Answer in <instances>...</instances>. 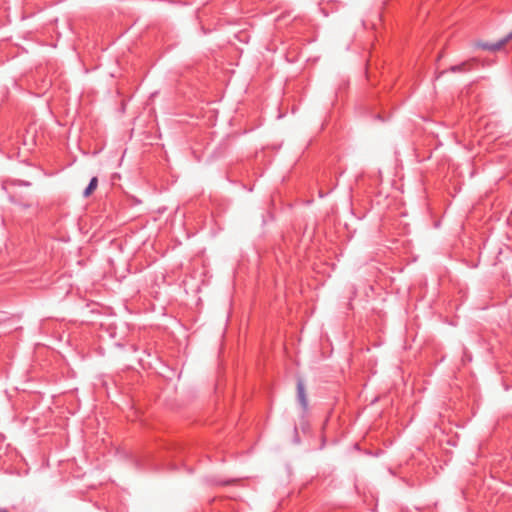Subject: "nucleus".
<instances>
[{
  "label": "nucleus",
  "instance_id": "nucleus-1",
  "mask_svg": "<svg viewBox=\"0 0 512 512\" xmlns=\"http://www.w3.org/2000/svg\"><path fill=\"white\" fill-rule=\"evenodd\" d=\"M512 40V32L509 33L505 38L495 42V43H488V42H477L475 45L478 48L488 50L491 52L500 51L504 48V46Z\"/></svg>",
  "mask_w": 512,
  "mask_h": 512
},
{
  "label": "nucleus",
  "instance_id": "nucleus-2",
  "mask_svg": "<svg viewBox=\"0 0 512 512\" xmlns=\"http://www.w3.org/2000/svg\"><path fill=\"white\" fill-rule=\"evenodd\" d=\"M297 397L304 411L308 408V398L305 389V385L302 379L297 381Z\"/></svg>",
  "mask_w": 512,
  "mask_h": 512
},
{
  "label": "nucleus",
  "instance_id": "nucleus-3",
  "mask_svg": "<svg viewBox=\"0 0 512 512\" xmlns=\"http://www.w3.org/2000/svg\"><path fill=\"white\" fill-rule=\"evenodd\" d=\"M98 180L96 177H93L88 185V187L85 189L83 195L84 197H89L97 188Z\"/></svg>",
  "mask_w": 512,
  "mask_h": 512
},
{
  "label": "nucleus",
  "instance_id": "nucleus-4",
  "mask_svg": "<svg viewBox=\"0 0 512 512\" xmlns=\"http://www.w3.org/2000/svg\"><path fill=\"white\" fill-rule=\"evenodd\" d=\"M460 69H461V66H453L451 68V71L456 72V71H459Z\"/></svg>",
  "mask_w": 512,
  "mask_h": 512
},
{
  "label": "nucleus",
  "instance_id": "nucleus-5",
  "mask_svg": "<svg viewBox=\"0 0 512 512\" xmlns=\"http://www.w3.org/2000/svg\"><path fill=\"white\" fill-rule=\"evenodd\" d=\"M2 512H7V511H2Z\"/></svg>",
  "mask_w": 512,
  "mask_h": 512
}]
</instances>
